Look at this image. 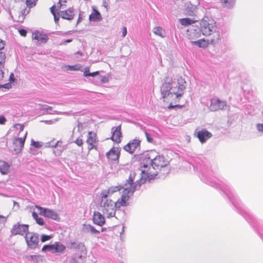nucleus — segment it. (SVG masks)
I'll return each mask as SVG.
<instances>
[{"label":"nucleus","mask_w":263,"mask_h":263,"mask_svg":"<svg viewBox=\"0 0 263 263\" xmlns=\"http://www.w3.org/2000/svg\"><path fill=\"white\" fill-rule=\"evenodd\" d=\"M135 177V172H131L128 178L126 179L125 182L116 185V192L123 190L121 192H120L121 194V197L116 201V209L120 206L128 205L130 196L133 195L135 191L139 190L142 184L147 182H151L153 178L152 175L148 176V174H145L144 171L142 172L141 178L136 182H134Z\"/></svg>","instance_id":"nucleus-1"},{"label":"nucleus","mask_w":263,"mask_h":263,"mask_svg":"<svg viewBox=\"0 0 263 263\" xmlns=\"http://www.w3.org/2000/svg\"><path fill=\"white\" fill-rule=\"evenodd\" d=\"M156 152L151 151L144 153L135 155V157L139 159L140 167L144 168L141 171V177L142 172L144 171L145 174L147 173L148 176H152V180L148 183H152L153 181L158 178V171L161 168H165L168 164V162L165 160L163 156L156 155Z\"/></svg>","instance_id":"nucleus-2"},{"label":"nucleus","mask_w":263,"mask_h":263,"mask_svg":"<svg viewBox=\"0 0 263 263\" xmlns=\"http://www.w3.org/2000/svg\"><path fill=\"white\" fill-rule=\"evenodd\" d=\"M214 180L215 181V180ZM216 181L217 182L216 180ZM218 183L219 185H221V186H219V187L216 188L221 190L227 196L229 200L234 205L237 212L241 215L253 227H256V219L239 201L231 186L225 181H220V180H218Z\"/></svg>","instance_id":"nucleus-3"},{"label":"nucleus","mask_w":263,"mask_h":263,"mask_svg":"<svg viewBox=\"0 0 263 263\" xmlns=\"http://www.w3.org/2000/svg\"><path fill=\"white\" fill-rule=\"evenodd\" d=\"M186 88V82L181 78L177 82L173 81L172 78L166 77L160 88V91L163 99L166 98L170 95H175V102H178L184 94Z\"/></svg>","instance_id":"nucleus-4"},{"label":"nucleus","mask_w":263,"mask_h":263,"mask_svg":"<svg viewBox=\"0 0 263 263\" xmlns=\"http://www.w3.org/2000/svg\"><path fill=\"white\" fill-rule=\"evenodd\" d=\"M115 192V187H111L108 191L104 190L101 193L100 205L104 214L108 217L115 216V202L109 198Z\"/></svg>","instance_id":"nucleus-5"},{"label":"nucleus","mask_w":263,"mask_h":263,"mask_svg":"<svg viewBox=\"0 0 263 263\" xmlns=\"http://www.w3.org/2000/svg\"><path fill=\"white\" fill-rule=\"evenodd\" d=\"M198 163L200 164L201 180L205 183L213 187H219V186H221V185H219L214 179L210 177L211 175V172H212L210 170L211 168H210V165L208 164L206 162L203 161H202L201 164L199 162H198Z\"/></svg>","instance_id":"nucleus-6"},{"label":"nucleus","mask_w":263,"mask_h":263,"mask_svg":"<svg viewBox=\"0 0 263 263\" xmlns=\"http://www.w3.org/2000/svg\"><path fill=\"white\" fill-rule=\"evenodd\" d=\"M202 34L203 35H209L217 29L216 22L212 19L208 17L203 18L199 23Z\"/></svg>","instance_id":"nucleus-7"},{"label":"nucleus","mask_w":263,"mask_h":263,"mask_svg":"<svg viewBox=\"0 0 263 263\" xmlns=\"http://www.w3.org/2000/svg\"><path fill=\"white\" fill-rule=\"evenodd\" d=\"M27 246L31 249L39 247V235L37 233H28L25 236Z\"/></svg>","instance_id":"nucleus-8"},{"label":"nucleus","mask_w":263,"mask_h":263,"mask_svg":"<svg viewBox=\"0 0 263 263\" xmlns=\"http://www.w3.org/2000/svg\"><path fill=\"white\" fill-rule=\"evenodd\" d=\"M201 34H202L199 24H195L190 26L187 30L186 35L190 40H195L200 37Z\"/></svg>","instance_id":"nucleus-9"},{"label":"nucleus","mask_w":263,"mask_h":263,"mask_svg":"<svg viewBox=\"0 0 263 263\" xmlns=\"http://www.w3.org/2000/svg\"><path fill=\"white\" fill-rule=\"evenodd\" d=\"M227 107V102L225 101H222L218 98H212L211 100L210 109L212 111H215L218 110H225Z\"/></svg>","instance_id":"nucleus-10"},{"label":"nucleus","mask_w":263,"mask_h":263,"mask_svg":"<svg viewBox=\"0 0 263 263\" xmlns=\"http://www.w3.org/2000/svg\"><path fill=\"white\" fill-rule=\"evenodd\" d=\"M28 228L29 226L28 224L17 223L13 226L11 230V233L13 235H23L26 232L29 233Z\"/></svg>","instance_id":"nucleus-11"},{"label":"nucleus","mask_w":263,"mask_h":263,"mask_svg":"<svg viewBox=\"0 0 263 263\" xmlns=\"http://www.w3.org/2000/svg\"><path fill=\"white\" fill-rule=\"evenodd\" d=\"M36 208L39 210L41 215L55 220L59 219L58 214L53 210L40 206H36Z\"/></svg>","instance_id":"nucleus-12"},{"label":"nucleus","mask_w":263,"mask_h":263,"mask_svg":"<svg viewBox=\"0 0 263 263\" xmlns=\"http://www.w3.org/2000/svg\"><path fill=\"white\" fill-rule=\"evenodd\" d=\"M27 133L26 132L25 136L22 138H17L15 139L13 142V150L16 154H18L22 152L24 147L25 141L26 138Z\"/></svg>","instance_id":"nucleus-13"},{"label":"nucleus","mask_w":263,"mask_h":263,"mask_svg":"<svg viewBox=\"0 0 263 263\" xmlns=\"http://www.w3.org/2000/svg\"><path fill=\"white\" fill-rule=\"evenodd\" d=\"M69 248L70 249H76L81 253V254L79 256V258H81L83 256L85 257L87 255L86 248L82 242H71Z\"/></svg>","instance_id":"nucleus-14"},{"label":"nucleus","mask_w":263,"mask_h":263,"mask_svg":"<svg viewBox=\"0 0 263 263\" xmlns=\"http://www.w3.org/2000/svg\"><path fill=\"white\" fill-rule=\"evenodd\" d=\"M141 141L139 139H134L129 141L125 146L123 147V149L128 152L129 154H133L136 149L140 146Z\"/></svg>","instance_id":"nucleus-15"},{"label":"nucleus","mask_w":263,"mask_h":263,"mask_svg":"<svg viewBox=\"0 0 263 263\" xmlns=\"http://www.w3.org/2000/svg\"><path fill=\"white\" fill-rule=\"evenodd\" d=\"M198 140L201 143H205L209 139L212 137V134L206 129H202L200 130L195 132Z\"/></svg>","instance_id":"nucleus-16"},{"label":"nucleus","mask_w":263,"mask_h":263,"mask_svg":"<svg viewBox=\"0 0 263 263\" xmlns=\"http://www.w3.org/2000/svg\"><path fill=\"white\" fill-rule=\"evenodd\" d=\"M197 12V6L192 4L191 2H187L184 4V12L190 16H194Z\"/></svg>","instance_id":"nucleus-17"},{"label":"nucleus","mask_w":263,"mask_h":263,"mask_svg":"<svg viewBox=\"0 0 263 263\" xmlns=\"http://www.w3.org/2000/svg\"><path fill=\"white\" fill-rule=\"evenodd\" d=\"M32 39L45 44L47 42L49 37L46 34L39 31H35L32 33Z\"/></svg>","instance_id":"nucleus-18"},{"label":"nucleus","mask_w":263,"mask_h":263,"mask_svg":"<svg viewBox=\"0 0 263 263\" xmlns=\"http://www.w3.org/2000/svg\"><path fill=\"white\" fill-rule=\"evenodd\" d=\"M92 220L95 224L99 226H102L105 221L104 216L99 212H94Z\"/></svg>","instance_id":"nucleus-19"},{"label":"nucleus","mask_w":263,"mask_h":263,"mask_svg":"<svg viewBox=\"0 0 263 263\" xmlns=\"http://www.w3.org/2000/svg\"><path fill=\"white\" fill-rule=\"evenodd\" d=\"M60 13L62 18L67 20H72L74 15L73 8H70L66 10L61 11Z\"/></svg>","instance_id":"nucleus-20"},{"label":"nucleus","mask_w":263,"mask_h":263,"mask_svg":"<svg viewBox=\"0 0 263 263\" xmlns=\"http://www.w3.org/2000/svg\"><path fill=\"white\" fill-rule=\"evenodd\" d=\"M210 35H211V37L208 40L209 42V44L215 45L219 43L221 41V35L219 31H216V30H215Z\"/></svg>","instance_id":"nucleus-21"},{"label":"nucleus","mask_w":263,"mask_h":263,"mask_svg":"<svg viewBox=\"0 0 263 263\" xmlns=\"http://www.w3.org/2000/svg\"><path fill=\"white\" fill-rule=\"evenodd\" d=\"M93 12H92L89 16V20L91 22H97L102 20V16L99 11L93 7Z\"/></svg>","instance_id":"nucleus-22"},{"label":"nucleus","mask_w":263,"mask_h":263,"mask_svg":"<svg viewBox=\"0 0 263 263\" xmlns=\"http://www.w3.org/2000/svg\"><path fill=\"white\" fill-rule=\"evenodd\" d=\"M82 230L85 233L91 234H99L100 232V230L96 229L94 227L89 224H84Z\"/></svg>","instance_id":"nucleus-23"},{"label":"nucleus","mask_w":263,"mask_h":263,"mask_svg":"<svg viewBox=\"0 0 263 263\" xmlns=\"http://www.w3.org/2000/svg\"><path fill=\"white\" fill-rule=\"evenodd\" d=\"M191 44L199 48H205L209 45V42L208 40L202 39L197 41H191Z\"/></svg>","instance_id":"nucleus-24"},{"label":"nucleus","mask_w":263,"mask_h":263,"mask_svg":"<svg viewBox=\"0 0 263 263\" xmlns=\"http://www.w3.org/2000/svg\"><path fill=\"white\" fill-rule=\"evenodd\" d=\"M10 165L6 161L0 160V173L2 175L7 174L10 171Z\"/></svg>","instance_id":"nucleus-25"},{"label":"nucleus","mask_w":263,"mask_h":263,"mask_svg":"<svg viewBox=\"0 0 263 263\" xmlns=\"http://www.w3.org/2000/svg\"><path fill=\"white\" fill-rule=\"evenodd\" d=\"M195 21L194 20L193 18H189V17H185L182 18H180L179 20V22L180 23V24L184 26H191L193 24H195Z\"/></svg>","instance_id":"nucleus-26"},{"label":"nucleus","mask_w":263,"mask_h":263,"mask_svg":"<svg viewBox=\"0 0 263 263\" xmlns=\"http://www.w3.org/2000/svg\"><path fill=\"white\" fill-rule=\"evenodd\" d=\"M53 253H62L66 249L65 246L60 242H55L53 243Z\"/></svg>","instance_id":"nucleus-27"},{"label":"nucleus","mask_w":263,"mask_h":263,"mask_svg":"<svg viewBox=\"0 0 263 263\" xmlns=\"http://www.w3.org/2000/svg\"><path fill=\"white\" fill-rule=\"evenodd\" d=\"M236 0H221L222 6L224 8L232 9L234 7Z\"/></svg>","instance_id":"nucleus-28"},{"label":"nucleus","mask_w":263,"mask_h":263,"mask_svg":"<svg viewBox=\"0 0 263 263\" xmlns=\"http://www.w3.org/2000/svg\"><path fill=\"white\" fill-rule=\"evenodd\" d=\"M87 143L91 146V147H88L89 150L92 149L94 147V144L96 143L95 136L92 135L91 132L88 133V137L86 141Z\"/></svg>","instance_id":"nucleus-29"},{"label":"nucleus","mask_w":263,"mask_h":263,"mask_svg":"<svg viewBox=\"0 0 263 263\" xmlns=\"http://www.w3.org/2000/svg\"><path fill=\"white\" fill-rule=\"evenodd\" d=\"M122 137L121 124H119L116 126V143L121 142Z\"/></svg>","instance_id":"nucleus-30"},{"label":"nucleus","mask_w":263,"mask_h":263,"mask_svg":"<svg viewBox=\"0 0 263 263\" xmlns=\"http://www.w3.org/2000/svg\"><path fill=\"white\" fill-rule=\"evenodd\" d=\"M106 156L110 162L115 161V148L114 146L110 149V150L106 153Z\"/></svg>","instance_id":"nucleus-31"},{"label":"nucleus","mask_w":263,"mask_h":263,"mask_svg":"<svg viewBox=\"0 0 263 263\" xmlns=\"http://www.w3.org/2000/svg\"><path fill=\"white\" fill-rule=\"evenodd\" d=\"M117 227L118 228L121 227V231L120 232V240L121 241L120 247L122 249L124 247L123 242H124L125 238V235L124 233L125 226L124 225H122V226H117L116 225V228H117Z\"/></svg>","instance_id":"nucleus-32"},{"label":"nucleus","mask_w":263,"mask_h":263,"mask_svg":"<svg viewBox=\"0 0 263 263\" xmlns=\"http://www.w3.org/2000/svg\"><path fill=\"white\" fill-rule=\"evenodd\" d=\"M32 215L33 218L35 220L36 222L40 226H43L44 224L45 223L42 217H39L35 212H33Z\"/></svg>","instance_id":"nucleus-33"},{"label":"nucleus","mask_w":263,"mask_h":263,"mask_svg":"<svg viewBox=\"0 0 263 263\" xmlns=\"http://www.w3.org/2000/svg\"><path fill=\"white\" fill-rule=\"evenodd\" d=\"M53 244L44 245L42 249V251L44 252L49 251L53 253Z\"/></svg>","instance_id":"nucleus-34"},{"label":"nucleus","mask_w":263,"mask_h":263,"mask_svg":"<svg viewBox=\"0 0 263 263\" xmlns=\"http://www.w3.org/2000/svg\"><path fill=\"white\" fill-rule=\"evenodd\" d=\"M153 32L160 36L163 37L162 31V28L161 27H155L153 28Z\"/></svg>","instance_id":"nucleus-35"},{"label":"nucleus","mask_w":263,"mask_h":263,"mask_svg":"<svg viewBox=\"0 0 263 263\" xmlns=\"http://www.w3.org/2000/svg\"><path fill=\"white\" fill-rule=\"evenodd\" d=\"M6 55L3 51H0V64H5Z\"/></svg>","instance_id":"nucleus-36"},{"label":"nucleus","mask_w":263,"mask_h":263,"mask_svg":"<svg viewBox=\"0 0 263 263\" xmlns=\"http://www.w3.org/2000/svg\"><path fill=\"white\" fill-rule=\"evenodd\" d=\"M40 255H27L25 256V258L27 259L29 261H33L37 260V258L40 257Z\"/></svg>","instance_id":"nucleus-37"},{"label":"nucleus","mask_w":263,"mask_h":263,"mask_svg":"<svg viewBox=\"0 0 263 263\" xmlns=\"http://www.w3.org/2000/svg\"><path fill=\"white\" fill-rule=\"evenodd\" d=\"M31 145L35 147V148H40L42 146V143L38 141H35L32 139L31 141Z\"/></svg>","instance_id":"nucleus-38"},{"label":"nucleus","mask_w":263,"mask_h":263,"mask_svg":"<svg viewBox=\"0 0 263 263\" xmlns=\"http://www.w3.org/2000/svg\"><path fill=\"white\" fill-rule=\"evenodd\" d=\"M38 0H26V4L29 7H32L36 5V3Z\"/></svg>","instance_id":"nucleus-39"},{"label":"nucleus","mask_w":263,"mask_h":263,"mask_svg":"<svg viewBox=\"0 0 263 263\" xmlns=\"http://www.w3.org/2000/svg\"><path fill=\"white\" fill-rule=\"evenodd\" d=\"M51 237L50 235L43 234L41 238V240L42 242H44L50 239Z\"/></svg>","instance_id":"nucleus-40"},{"label":"nucleus","mask_w":263,"mask_h":263,"mask_svg":"<svg viewBox=\"0 0 263 263\" xmlns=\"http://www.w3.org/2000/svg\"><path fill=\"white\" fill-rule=\"evenodd\" d=\"M5 64H0V81L2 80L4 78V69L5 68Z\"/></svg>","instance_id":"nucleus-41"},{"label":"nucleus","mask_w":263,"mask_h":263,"mask_svg":"<svg viewBox=\"0 0 263 263\" xmlns=\"http://www.w3.org/2000/svg\"><path fill=\"white\" fill-rule=\"evenodd\" d=\"M11 86H11V83H6V84H5L0 85V89L5 88V89H9L10 88H11Z\"/></svg>","instance_id":"nucleus-42"},{"label":"nucleus","mask_w":263,"mask_h":263,"mask_svg":"<svg viewBox=\"0 0 263 263\" xmlns=\"http://www.w3.org/2000/svg\"><path fill=\"white\" fill-rule=\"evenodd\" d=\"M256 126L258 132L263 133V123H257Z\"/></svg>","instance_id":"nucleus-43"},{"label":"nucleus","mask_w":263,"mask_h":263,"mask_svg":"<svg viewBox=\"0 0 263 263\" xmlns=\"http://www.w3.org/2000/svg\"><path fill=\"white\" fill-rule=\"evenodd\" d=\"M145 136L146 137L147 141L149 143H152L154 139L153 137L149 135L146 132H145Z\"/></svg>","instance_id":"nucleus-44"},{"label":"nucleus","mask_w":263,"mask_h":263,"mask_svg":"<svg viewBox=\"0 0 263 263\" xmlns=\"http://www.w3.org/2000/svg\"><path fill=\"white\" fill-rule=\"evenodd\" d=\"M67 2V0H59L58 4V9H61L62 7L65 5V4Z\"/></svg>","instance_id":"nucleus-45"},{"label":"nucleus","mask_w":263,"mask_h":263,"mask_svg":"<svg viewBox=\"0 0 263 263\" xmlns=\"http://www.w3.org/2000/svg\"><path fill=\"white\" fill-rule=\"evenodd\" d=\"M43 109L44 110H45L47 114H52L51 112V111L52 110V107L51 106L45 105V106L44 107Z\"/></svg>","instance_id":"nucleus-46"},{"label":"nucleus","mask_w":263,"mask_h":263,"mask_svg":"<svg viewBox=\"0 0 263 263\" xmlns=\"http://www.w3.org/2000/svg\"><path fill=\"white\" fill-rule=\"evenodd\" d=\"M175 107H177V108H182V106L179 105V104H176V105H173L172 103H171L168 106V108L171 109H173V108H174Z\"/></svg>","instance_id":"nucleus-47"},{"label":"nucleus","mask_w":263,"mask_h":263,"mask_svg":"<svg viewBox=\"0 0 263 263\" xmlns=\"http://www.w3.org/2000/svg\"><path fill=\"white\" fill-rule=\"evenodd\" d=\"M74 143L77 144L78 146H82L83 144V140L81 139L77 138L75 141H73Z\"/></svg>","instance_id":"nucleus-48"},{"label":"nucleus","mask_w":263,"mask_h":263,"mask_svg":"<svg viewBox=\"0 0 263 263\" xmlns=\"http://www.w3.org/2000/svg\"><path fill=\"white\" fill-rule=\"evenodd\" d=\"M122 37H124L127 34V28L125 26H123L122 28Z\"/></svg>","instance_id":"nucleus-49"},{"label":"nucleus","mask_w":263,"mask_h":263,"mask_svg":"<svg viewBox=\"0 0 263 263\" xmlns=\"http://www.w3.org/2000/svg\"><path fill=\"white\" fill-rule=\"evenodd\" d=\"M6 121V118L4 116H0V124H5Z\"/></svg>","instance_id":"nucleus-50"},{"label":"nucleus","mask_w":263,"mask_h":263,"mask_svg":"<svg viewBox=\"0 0 263 263\" xmlns=\"http://www.w3.org/2000/svg\"><path fill=\"white\" fill-rule=\"evenodd\" d=\"M121 151V148L120 147H116V161L118 160Z\"/></svg>","instance_id":"nucleus-51"},{"label":"nucleus","mask_w":263,"mask_h":263,"mask_svg":"<svg viewBox=\"0 0 263 263\" xmlns=\"http://www.w3.org/2000/svg\"><path fill=\"white\" fill-rule=\"evenodd\" d=\"M20 34L23 36H26L27 35V31L24 29H21L19 30Z\"/></svg>","instance_id":"nucleus-52"},{"label":"nucleus","mask_w":263,"mask_h":263,"mask_svg":"<svg viewBox=\"0 0 263 263\" xmlns=\"http://www.w3.org/2000/svg\"><path fill=\"white\" fill-rule=\"evenodd\" d=\"M53 16H54V22L55 23H58L59 19H60V14H59V13H57L55 14H54L53 15Z\"/></svg>","instance_id":"nucleus-53"},{"label":"nucleus","mask_w":263,"mask_h":263,"mask_svg":"<svg viewBox=\"0 0 263 263\" xmlns=\"http://www.w3.org/2000/svg\"><path fill=\"white\" fill-rule=\"evenodd\" d=\"M5 45V42L0 39V51H3L2 50L4 49Z\"/></svg>","instance_id":"nucleus-54"},{"label":"nucleus","mask_w":263,"mask_h":263,"mask_svg":"<svg viewBox=\"0 0 263 263\" xmlns=\"http://www.w3.org/2000/svg\"><path fill=\"white\" fill-rule=\"evenodd\" d=\"M84 74L85 77H89L90 72H89L88 68H85L84 72Z\"/></svg>","instance_id":"nucleus-55"},{"label":"nucleus","mask_w":263,"mask_h":263,"mask_svg":"<svg viewBox=\"0 0 263 263\" xmlns=\"http://www.w3.org/2000/svg\"><path fill=\"white\" fill-rule=\"evenodd\" d=\"M112 130V136L111 137L110 139L114 141L115 142V129H114V127H113L111 129Z\"/></svg>","instance_id":"nucleus-56"},{"label":"nucleus","mask_w":263,"mask_h":263,"mask_svg":"<svg viewBox=\"0 0 263 263\" xmlns=\"http://www.w3.org/2000/svg\"><path fill=\"white\" fill-rule=\"evenodd\" d=\"M50 12L52 14V15H54V14H57L55 13V5H53L52 6L51 8H50Z\"/></svg>","instance_id":"nucleus-57"},{"label":"nucleus","mask_w":263,"mask_h":263,"mask_svg":"<svg viewBox=\"0 0 263 263\" xmlns=\"http://www.w3.org/2000/svg\"><path fill=\"white\" fill-rule=\"evenodd\" d=\"M6 221V218L2 215H0V223H5Z\"/></svg>","instance_id":"nucleus-58"},{"label":"nucleus","mask_w":263,"mask_h":263,"mask_svg":"<svg viewBox=\"0 0 263 263\" xmlns=\"http://www.w3.org/2000/svg\"><path fill=\"white\" fill-rule=\"evenodd\" d=\"M15 80V78H14V74L13 73H11L9 76V81L11 82H13Z\"/></svg>","instance_id":"nucleus-59"},{"label":"nucleus","mask_w":263,"mask_h":263,"mask_svg":"<svg viewBox=\"0 0 263 263\" xmlns=\"http://www.w3.org/2000/svg\"><path fill=\"white\" fill-rule=\"evenodd\" d=\"M16 126H18V127H17V128L19 129L20 131H23V129H24V125L23 124H17L16 125Z\"/></svg>","instance_id":"nucleus-60"},{"label":"nucleus","mask_w":263,"mask_h":263,"mask_svg":"<svg viewBox=\"0 0 263 263\" xmlns=\"http://www.w3.org/2000/svg\"><path fill=\"white\" fill-rule=\"evenodd\" d=\"M77 126H78V130L80 131V130L82 129V128L83 127V124L81 122H78Z\"/></svg>","instance_id":"nucleus-61"},{"label":"nucleus","mask_w":263,"mask_h":263,"mask_svg":"<svg viewBox=\"0 0 263 263\" xmlns=\"http://www.w3.org/2000/svg\"><path fill=\"white\" fill-rule=\"evenodd\" d=\"M98 74H99V71H96L91 73L90 72V76L95 77Z\"/></svg>","instance_id":"nucleus-62"},{"label":"nucleus","mask_w":263,"mask_h":263,"mask_svg":"<svg viewBox=\"0 0 263 263\" xmlns=\"http://www.w3.org/2000/svg\"><path fill=\"white\" fill-rule=\"evenodd\" d=\"M72 39H67L63 41V44H65L66 43H70L72 42Z\"/></svg>","instance_id":"nucleus-63"},{"label":"nucleus","mask_w":263,"mask_h":263,"mask_svg":"<svg viewBox=\"0 0 263 263\" xmlns=\"http://www.w3.org/2000/svg\"><path fill=\"white\" fill-rule=\"evenodd\" d=\"M68 263H78V261L74 258L71 259Z\"/></svg>","instance_id":"nucleus-64"}]
</instances>
